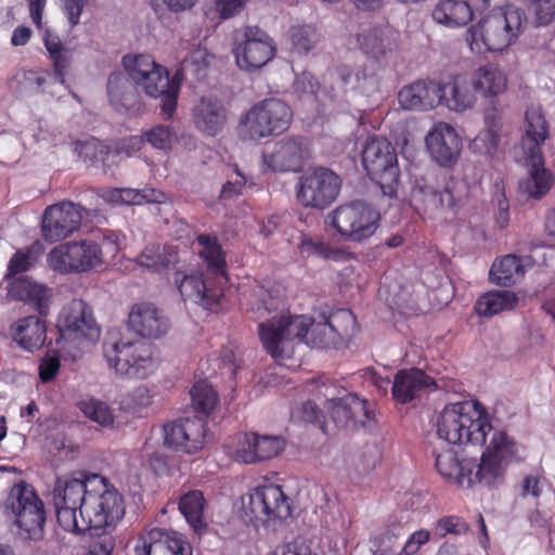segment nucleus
Listing matches in <instances>:
<instances>
[{"mask_svg": "<svg viewBox=\"0 0 555 555\" xmlns=\"http://www.w3.org/2000/svg\"><path fill=\"white\" fill-rule=\"evenodd\" d=\"M437 435L450 444L487 443V436L493 429L485 409L479 402L462 401L450 403L438 415Z\"/></svg>", "mask_w": 555, "mask_h": 555, "instance_id": "obj_1", "label": "nucleus"}, {"mask_svg": "<svg viewBox=\"0 0 555 555\" xmlns=\"http://www.w3.org/2000/svg\"><path fill=\"white\" fill-rule=\"evenodd\" d=\"M525 134L521 146L530 163V175L520 181L519 190L530 198H542L552 186L548 171L543 167L541 145L548 138V126L540 107H528L525 113Z\"/></svg>", "mask_w": 555, "mask_h": 555, "instance_id": "obj_2", "label": "nucleus"}, {"mask_svg": "<svg viewBox=\"0 0 555 555\" xmlns=\"http://www.w3.org/2000/svg\"><path fill=\"white\" fill-rule=\"evenodd\" d=\"M126 512L122 495L103 476L90 474L89 491L81 509L83 526L115 528Z\"/></svg>", "mask_w": 555, "mask_h": 555, "instance_id": "obj_3", "label": "nucleus"}, {"mask_svg": "<svg viewBox=\"0 0 555 555\" xmlns=\"http://www.w3.org/2000/svg\"><path fill=\"white\" fill-rule=\"evenodd\" d=\"M292 108L282 100L268 98L253 105L241 118L238 134L243 140L279 135L292 122Z\"/></svg>", "mask_w": 555, "mask_h": 555, "instance_id": "obj_4", "label": "nucleus"}, {"mask_svg": "<svg viewBox=\"0 0 555 555\" xmlns=\"http://www.w3.org/2000/svg\"><path fill=\"white\" fill-rule=\"evenodd\" d=\"M362 165L384 195L397 196L400 170L395 146L385 138L371 137L362 150Z\"/></svg>", "mask_w": 555, "mask_h": 555, "instance_id": "obj_5", "label": "nucleus"}, {"mask_svg": "<svg viewBox=\"0 0 555 555\" xmlns=\"http://www.w3.org/2000/svg\"><path fill=\"white\" fill-rule=\"evenodd\" d=\"M310 319L305 315L273 317L258 325L263 348L275 360L289 359L294 352L293 341H306Z\"/></svg>", "mask_w": 555, "mask_h": 555, "instance_id": "obj_6", "label": "nucleus"}, {"mask_svg": "<svg viewBox=\"0 0 555 555\" xmlns=\"http://www.w3.org/2000/svg\"><path fill=\"white\" fill-rule=\"evenodd\" d=\"M56 326L63 348L79 351L91 347L101 333L91 307L82 299H74L62 309Z\"/></svg>", "mask_w": 555, "mask_h": 555, "instance_id": "obj_7", "label": "nucleus"}, {"mask_svg": "<svg viewBox=\"0 0 555 555\" xmlns=\"http://www.w3.org/2000/svg\"><path fill=\"white\" fill-rule=\"evenodd\" d=\"M524 12L513 5L493 10L482 18L473 35L479 36L489 51H502L519 36Z\"/></svg>", "mask_w": 555, "mask_h": 555, "instance_id": "obj_8", "label": "nucleus"}, {"mask_svg": "<svg viewBox=\"0 0 555 555\" xmlns=\"http://www.w3.org/2000/svg\"><path fill=\"white\" fill-rule=\"evenodd\" d=\"M328 217L337 232L349 242L361 243L374 235L380 215L363 201L340 205Z\"/></svg>", "mask_w": 555, "mask_h": 555, "instance_id": "obj_9", "label": "nucleus"}, {"mask_svg": "<svg viewBox=\"0 0 555 555\" xmlns=\"http://www.w3.org/2000/svg\"><path fill=\"white\" fill-rule=\"evenodd\" d=\"M412 196L426 212L448 210L457 214L465 204L466 185L463 181L449 178L444 179L440 189L434 184V175L428 172L415 180Z\"/></svg>", "mask_w": 555, "mask_h": 555, "instance_id": "obj_10", "label": "nucleus"}, {"mask_svg": "<svg viewBox=\"0 0 555 555\" xmlns=\"http://www.w3.org/2000/svg\"><path fill=\"white\" fill-rule=\"evenodd\" d=\"M516 452V444L504 431L494 430L490 437L479 464L475 463L473 480L487 488H499L505 479L508 459Z\"/></svg>", "mask_w": 555, "mask_h": 555, "instance_id": "obj_11", "label": "nucleus"}, {"mask_svg": "<svg viewBox=\"0 0 555 555\" xmlns=\"http://www.w3.org/2000/svg\"><path fill=\"white\" fill-rule=\"evenodd\" d=\"M5 504L15 517V525L27 533V538L37 540L42 537L44 506L30 485L24 481L14 485Z\"/></svg>", "mask_w": 555, "mask_h": 555, "instance_id": "obj_12", "label": "nucleus"}, {"mask_svg": "<svg viewBox=\"0 0 555 555\" xmlns=\"http://www.w3.org/2000/svg\"><path fill=\"white\" fill-rule=\"evenodd\" d=\"M291 515L289 503L280 486L266 485L242 496L241 517L246 524L286 519Z\"/></svg>", "mask_w": 555, "mask_h": 555, "instance_id": "obj_13", "label": "nucleus"}, {"mask_svg": "<svg viewBox=\"0 0 555 555\" xmlns=\"http://www.w3.org/2000/svg\"><path fill=\"white\" fill-rule=\"evenodd\" d=\"M341 184V178L336 172L318 167L299 177L296 196L305 207L324 209L337 198Z\"/></svg>", "mask_w": 555, "mask_h": 555, "instance_id": "obj_14", "label": "nucleus"}, {"mask_svg": "<svg viewBox=\"0 0 555 555\" xmlns=\"http://www.w3.org/2000/svg\"><path fill=\"white\" fill-rule=\"evenodd\" d=\"M48 260L60 273L87 272L103 263V250L93 241L69 242L54 247Z\"/></svg>", "mask_w": 555, "mask_h": 555, "instance_id": "obj_15", "label": "nucleus"}, {"mask_svg": "<svg viewBox=\"0 0 555 555\" xmlns=\"http://www.w3.org/2000/svg\"><path fill=\"white\" fill-rule=\"evenodd\" d=\"M233 52L240 68L255 70L264 66L273 57L275 46L262 29L248 26L242 31H236Z\"/></svg>", "mask_w": 555, "mask_h": 555, "instance_id": "obj_16", "label": "nucleus"}, {"mask_svg": "<svg viewBox=\"0 0 555 555\" xmlns=\"http://www.w3.org/2000/svg\"><path fill=\"white\" fill-rule=\"evenodd\" d=\"M104 354L109 366L121 376L143 379L153 371V359L145 344L117 341Z\"/></svg>", "mask_w": 555, "mask_h": 555, "instance_id": "obj_17", "label": "nucleus"}, {"mask_svg": "<svg viewBox=\"0 0 555 555\" xmlns=\"http://www.w3.org/2000/svg\"><path fill=\"white\" fill-rule=\"evenodd\" d=\"M82 221L81 207L72 202H61L46 208L41 234L46 242L54 243L79 230Z\"/></svg>", "mask_w": 555, "mask_h": 555, "instance_id": "obj_18", "label": "nucleus"}, {"mask_svg": "<svg viewBox=\"0 0 555 555\" xmlns=\"http://www.w3.org/2000/svg\"><path fill=\"white\" fill-rule=\"evenodd\" d=\"M206 423L202 417H183L164 426V444L176 452L196 453L204 447Z\"/></svg>", "mask_w": 555, "mask_h": 555, "instance_id": "obj_19", "label": "nucleus"}, {"mask_svg": "<svg viewBox=\"0 0 555 555\" xmlns=\"http://www.w3.org/2000/svg\"><path fill=\"white\" fill-rule=\"evenodd\" d=\"M146 96L158 101L160 114L165 120L171 119L178 103L180 80L170 77L166 67L158 65L137 85Z\"/></svg>", "mask_w": 555, "mask_h": 555, "instance_id": "obj_20", "label": "nucleus"}, {"mask_svg": "<svg viewBox=\"0 0 555 555\" xmlns=\"http://www.w3.org/2000/svg\"><path fill=\"white\" fill-rule=\"evenodd\" d=\"M341 322L354 323L349 310H337L328 317L322 314L321 320H310L306 344L315 348L336 347L347 335V328L340 326Z\"/></svg>", "mask_w": 555, "mask_h": 555, "instance_id": "obj_21", "label": "nucleus"}, {"mask_svg": "<svg viewBox=\"0 0 555 555\" xmlns=\"http://www.w3.org/2000/svg\"><path fill=\"white\" fill-rule=\"evenodd\" d=\"M308 149L301 137H285L271 151L262 155L263 164L273 171H298L304 165Z\"/></svg>", "mask_w": 555, "mask_h": 555, "instance_id": "obj_22", "label": "nucleus"}, {"mask_svg": "<svg viewBox=\"0 0 555 555\" xmlns=\"http://www.w3.org/2000/svg\"><path fill=\"white\" fill-rule=\"evenodd\" d=\"M325 408L337 427L356 429L359 425L372 418L366 400L360 399L357 393H347L344 397L326 399Z\"/></svg>", "mask_w": 555, "mask_h": 555, "instance_id": "obj_23", "label": "nucleus"}, {"mask_svg": "<svg viewBox=\"0 0 555 555\" xmlns=\"http://www.w3.org/2000/svg\"><path fill=\"white\" fill-rule=\"evenodd\" d=\"M135 85L121 72H113L106 82V93L111 106L128 115H138L144 112L145 105Z\"/></svg>", "mask_w": 555, "mask_h": 555, "instance_id": "obj_24", "label": "nucleus"}, {"mask_svg": "<svg viewBox=\"0 0 555 555\" xmlns=\"http://www.w3.org/2000/svg\"><path fill=\"white\" fill-rule=\"evenodd\" d=\"M426 146L431 158L442 167H452L462 149L461 138L447 124H438L426 135Z\"/></svg>", "mask_w": 555, "mask_h": 555, "instance_id": "obj_25", "label": "nucleus"}, {"mask_svg": "<svg viewBox=\"0 0 555 555\" xmlns=\"http://www.w3.org/2000/svg\"><path fill=\"white\" fill-rule=\"evenodd\" d=\"M284 440L279 436L244 434L237 444L236 459L245 464L270 460L284 450Z\"/></svg>", "mask_w": 555, "mask_h": 555, "instance_id": "obj_26", "label": "nucleus"}, {"mask_svg": "<svg viewBox=\"0 0 555 555\" xmlns=\"http://www.w3.org/2000/svg\"><path fill=\"white\" fill-rule=\"evenodd\" d=\"M129 327L139 336L156 339L170 328V322L162 310L152 304H135L128 318Z\"/></svg>", "mask_w": 555, "mask_h": 555, "instance_id": "obj_27", "label": "nucleus"}, {"mask_svg": "<svg viewBox=\"0 0 555 555\" xmlns=\"http://www.w3.org/2000/svg\"><path fill=\"white\" fill-rule=\"evenodd\" d=\"M195 128L206 137L218 135L227 126L228 109L216 96H202L192 108Z\"/></svg>", "mask_w": 555, "mask_h": 555, "instance_id": "obj_28", "label": "nucleus"}, {"mask_svg": "<svg viewBox=\"0 0 555 555\" xmlns=\"http://www.w3.org/2000/svg\"><path fill=\"white\" fill-rule=\"evenodd\" d=\"M489 7V0H440L433 11V18L448 27L468 24L475 12Z\"/></svg>", "mask_w": 555, "mask_h": 555, "instance_id": "obj_29", "label": "nucleus"}, {"mask_svg": "<svg viewBox=\"0 0 555 555\" xmlns=\"http://www.w3.org/2000/svg\"><path fill=\"white\" fill-rule=\"evenodd\" d=\"M359 50L372 61L383 64L397 48L390 30L387 27L373 26L362 29L354 35Z\"/></svg>", "mask_w": 555, "mask_h": 555, "instance_id": "obj_30", "label": "nucleus"}, {"mask_svg": "<svg viewBox=\"0 0 555 555\" xmlns=\"http://www.w3.org/2000/svg\"><path fill=\"white\" fill-rule=\"evenodd\" d=\"M183 300H191L204 308L217 311L222 306L223 289L214 286L209 279L199 275H185L178 284Z\"/></svg>", "mask_w": 555, "mask_h": 555, "instance_id": "obj_31", "label": "nucleus"}, {"mask_svg": "<svg viewBox=\"0 0 555 555\" xmlns=\"http://www.w3.org/2000/svg\"><path fill=\"white\" fill-rule=\"evenodd\" d=\"M433 388H436L435 380L425 374L424 371L412 367L409 370H400L396 374L391 392L398 403L404 404L421 397Z\"/></svg>", "mask_w": 555, "mask_h": 555, "instance_id": "obj_32", "label": "nucleus"}, {"mask_svg": "<svg viewBox=\"0 0 555 555\" xmlns=\"http://www.w3.org/2000/svg\"><path fill=\"white\" fill-rule=\"evenodd\" d=\"M380 67V64L365 63L353 72L350 66L343 64L337 66L335 73L344 86H349L352 90L370 96L379 91Z\"/></svg>", "mask_w": 555, "mask_h": 555, "instance_id": "obj_33", "label": "nucleus"}, {"mask_svg": "<svg viewBox=\"0 0 555 555\" xmlns=\"http://www.w3.org/2000/svg\"><path fill=\"white\" fill-rule=\"evenodd\" d=\"M440 83L418 80L403 87L398 93L402 108L409 111L431 109L441 104Z\"/></svg>", "mask_w": 555, "mask_h": 555, "instance_id": "obj_34", "label": "nucleus"}, {"mask_svg": "<svg viewBox=\"0 0 555 555\" xmlns=\"http://www.w3.org/2000/svg\"><path fill=\"white\" fill-rule=\"evenodd\" d=\"M441 103L454 112H465L476 103V91L466 74L455 75L440 85Z\"/></svg>", "mask_w": 555, "mask_h": 555, "instance_id": "obj_35", "label": "nucleus"}, {"mask_svg": "<svg viewBox=\"0 0 555 555\" xmlns=\"http://www.w3.org/2000/svg\"><path fill=\"white\" fill-rule=\"evenodd\" d=\"M42 315L21 318L10 327L12 339L25 351L39 350L47 339V326Z\"/></svg>", "mask_w": 555, "mask_h": 555, "instance_id": "obj_36", "label": "nucleus"}, {"mask_svg": "<svg viewBox=\"0 0 555 555\" xmlns=\"http://www.w3.org/2000/svg\"><path fill=\"white\" fill-rule=\"evenodd\" d=\"M90 474L79 472L73 476L57 478L53 489V503L79 506V516L87 500Z\"/></svg>", "mask_w": 555, "mask_h": 555, "instance_id": "obj_37", "label": "nucleus"}, {"mask_svg": "<svg viewBox=\"0 0 555 555\" xmlns=\"http://www.w3.org/2000/svg\"><path fill=\"white\" fill-rule=\"evenodd\" d=\"M475 461H460L453 450H447L436 456V468L446 479L453 480L462 487L470 488L474 486L473 470Z\"/></svg>", "mask_w": 555, "mask_h": 555, "instance_id": "obj_38", "label": "nucleus"}, {"mask_svg": "<svg viewBox=\"0 0 555 555\" xmlns=\"http://www.w3.org/2000/svg\"><path fill=\"white\" fill-rule=\"evenodd\" d=\"M533 264L534 260L531 256L518 257L509 254L493 262L490 279L500 286H509L521 279L526 270Z\"/></svg>", "mask_w": 555, "mask_h": 555, "instance_id": "obj_39", "label": "nucleus"}, {"mask_svg": "<svg viewBox=\"0 0 555 555\" xmlns=\"http://www.w3.org/2000/svg\"><path fill=\"white\" fill-rule=\"evenodd\" d=\"M470 82L476 94L493 100L503 93L507 87V79L504 73L494 65H486L478 68L472 75Z\"/></svg>", "mask_w": 555, "mask_h": 555, "instance_id": "obj_40", "label": "nucleus"}, {"mask_svg": "<svg viewBox=\"0 0 555 555\" xmlns=\"http://www.w3.org/2000/svg\"><path fill=\"white\" fill-rule=\"evenodd\" d=\"M48 288L28 278H18L10 284L9 294L17 300L35 306L40 315L48 313Z\"/></svg>", "mask_w": 555, "mask_h": 555, "instance_id": "obj_41", "label": "nucleus"}, {"mask_svg": "<svg viewBox=\"0 0 555 555\" xmlns=\"http://www.w3.org/2000/svg\"><path fill=\"white\" fill-rule=\"evenodd\" d=\"M517 302L518 297L511 291H492L477 299L475 311L480 317L491 318L503 311L512 310Z\"/></svg>", "mask_w": 555, "mask_h": 555, "instance_id": "obj_42", "label": "nucleus"}, {"mask_svg": "<svg viewBox=\"0 0 555 555\" xmlns=\"http://www.w3.org/2000/svg\"><path fill=\"white\" fill-rule=\"evenodd\" d=\"M43 41L52 61L53 80L63 85L72 64L70 51L62 43L57 36L52 35L49 30L46 31Z\"/></svg>", "mask_w": 555, "mask_h": 555, "instance_id": "obj_43", "label": "nucleus"}, {"mask_svg": "<svg viewBox=\"0 0 555 555\" xmlns=\"http://www.w3.org/2000/svg\"><path fill=\"white\" fill-rule=\"evenodd\" d=\"M204 506L205 498L198 490L183 494L179 501L180 512L196 533H202L206 529V522L203 517Z\"/></svg>", "mask_w": 555, "mask_h": 555, "instance_id": "obj_44", "label": "nucleus"}, {"mask_svg": "<svg viewBox=\"0 0 555 555\" xmlns=\"http://www.w3.org/2000/svg\"><path fill=\"white\" fill-rule=\"evenodd\" d=\"M137 261L141 267L159 272L177 262V253L171 246L151 245L138 256Z\"/></svg>", "mask_w": 555, "mask_h": 555, "instance_id": "obj_45", "label": "nucleus"}, {"mask_svg": "<svg viewBox=\"0 0 555 555\" xmlns=\"http://www.w3.org/2000/svg\"><path fill=\"white\" fill-rule=\"evenodd\" d=\"M197 242L203 247L199 254L206 260L212 273L218 275L220 280H227L224 256L217 238L209 234H201Z\"/></svg>", "mask_w": 555, "mask_h": 555, "instance_id": "obj_46", "label": "nucleus"}, {"mask_svg": "<svg viewBox=\"0 0 555 555\" xmlns=\"http://www.w3.org/2000/svg\"><path fill=\"white\" fill-rule=\"evenodd\" d=\"M121 64L128 78L135 86L159 65L149 54H126Z\"/></svg>", "mask_w": 555, "mask_h": 555, "instance_id": "obj_47", "label": "nucleus"}, {"mask_svg": "<svg viewBox=\"0 0 555 555\" xmlns=\"http://www.w3.org/2000/svg\"><path fill=\"white\" fill-rule=\"evenodd\" d=\"M153 552V555H192V547L183 534L162 530V537L154 543Z\"/></svg>", "mask_w": 555, "mask_h": 555, "instance_id": "obj_48", "label": "nucleus"}, {"mask_svg": "<svg viewBox=\"0 0 555 555\" xmlns=\"http://www.w3.org/2000/svg\"><path fill=\"white\" fill-rule=\"evenodd\" d=\"M300 253L310 257L315 256L326 260L339 261L345 258V253L333 248L319 237L304 235L299 245Z\"/></svg>", "mask_w": 555, "mask_h": 555, "instance_id": "obj_49", "label": "nucleus"}, {"mask_svg": "<svg viewBox=\"0 0 555 555\" xmlns=\"http://www.w3.org/2000/svg\"><path fill=\"white\" fill-rule=\"evenodd\" d=\"M190 395L194 410L204 415H208L217 404L218 395L206 380L195 383Z\"/></svg>", "mask_w": 555, "mask_h": 555, "instance_id": "obj_50", "label": "nucleus"}, {"mask_svg": "<svg viewBox=\"0 0 555 555\" xmlns=\"http://www.w3.org/2000/svg\"><path fill=\"white\" fill-rule=\"evenodd\" d=\"M143 139L153 149L167 152L178 142V134L172 127L158 124L143 130Z\"/></svg>", "mask_w": 555, "mask_h": 555, "instance_id": "obj_51", "label": "nucleus"}, {"mask_svg": "<svg viewBox=\"0 0 555 555\" xmlns=\"http://www.w3.org/2000/svg\"><path fill=\"white\" fill-rule=\"evenodd\" d=\"M115 528H101L95 530L93 527H87L90 535L89 555H112L116 541L112 531Z\"/></svg>", "mask_w": 555, "mask_h": 555, "instance_id": "obj_52", "label": "nucleus"}, {"mask_svg": "<svg viewBox=\"0 0 555 555\" xmlns=\"http://www.w3.org/2000/svg\"><path fill=\"white\" fill-rule=\"evenodd\" d=\"M291 40L298 53H308L319 42V35L310 25L295 26L291 28Z\"/></svg>", "mask_w": 555, "mask_h": 555, "instance_id": "obj_53", "label": "nucleus"}, {"mask_svg": "<svg viewBox=\"0 0 555 555\" xmlns=\"http://www.w3.org/2000/svg\"><path fill=\"white\" fill-rule=\"evenodd\" d=\"M59 525L68 532H83L87 526H83L82 518L77 516L79 506H70L65 504L53 503Z\"/></svg>", "mask_w": 555, "mask_h": 555, "instance_id": "obj_54", "label": "nucleus"}, {"mask_svg": "<svg viewBox=\"0 0 555 555\" xmlns=\"http://www.w3.org/2000/svg\"><path fill=\"white\" fill-rule=\"evenodd\" d=\"M502 132L485 128L470 143V147L481 154L493 156L499 147Z\"/></svg>", "mask_w": 555, "mask_h": 555, "instance_id": "obj_55", "label": "nucleus"}, {"mask_svg": "<svg viewBox=\"0 0 555 555\" xmlns=\"http://www.w3.org/2000/svg\"><path fill=\"white\" fill-rule=\"evenodd\" d=\"M121 204L141 205L143 203H163L166 195L156 190L120 189Z\"/></svg>", "mask_w": 555, "mask_h": 555, "instance_id": "obj_56", "label": "nucleus"}, {"mask_svg": "<svg viewBox=\"0 0 555 555\" xmlns=\"http://www.w3.org/2000/svg\"><path fill=\"white\" fill-rule=\"evenodd\" d=\"M81 411L88 418L103 427L111 426L114 423L113 413L108 405L104 402L94 400L83 402Z\"/></svg>", "mask_w": 555, "mask_h": 555, "instance_id": "obj_57", "label": "nucleus"}, {"mask_svg": "<svg viewBox=\"0 0 555 555\" xmlns=\"http://www.w3.org/2000/svg\"><path fill=\"white\" fill-rule=\"evenodd\" d=\"M537 26H547L555 18V0H527Z\"/></svg>", "mask_w": 555, "mask_h": 555, "instance_id": "obj_58", "label": "nucleus"}, {"mask_svg": "<svg viewBox=\"0 0 555 555\" xmlns=\"http://www.w3.org/2000/svg\"><path fill=\"white\" fill-rule=\"evenodd\" d=\"M50 80H53V75L46 69H28L22 73V82L31 93L44 92Z\"/></svg>", "mask_w": 555, "mask_h": 555, "instance_id": "obj_59", "label": "nucleus"}, {"mask_svg": "<svg viewBox=\"0 0 555 555\" xmlns=\"http://www.w3.org/2000/svg\"><path fill=\"white\" fill-rule=\"evenodd\" d=\"M292 416L306 423L317 424L319 428L325 433L326 424L323 412L310 400L304 402L300 406L294 410L292 412Z\"/></svg>", "mask_w": 555, "mask_h": 555, "instance_id": "obj_60", "label": "nucleus"}, {"mask_svg": "<svg viewBox=\"0 0 555 555\" xmlns=\"http://www.w3.org/2000/svg\"><path fill=\"white\" fill-rule=\"evenodd\" d=\"M162 537V529L154 528L146 534L140 535L128 555H153L154 543Z\"/></svg>", "mask_w": 555, "mask_h": 555, "instance_id": "obj_61", "label": "nucleus"}, {"mask_svg": "<svg viewBox=\"0 0 555 555\" xmlns=\"http://www.w3.org/2000/svg\"><path fill=\"white\" fill-rule=\"evenodd\" d=\"M467 531V524L454 516L441 518L436 527V533L440 537H444L448 533L460 535Z\"/></svg>", "mask_w": 555, "mask_h": 555, "instance_id": "obj_62", "label": "nucleus"}, {"mask_svg": "<svg viewBox=\"0 0 555 555\" xmlns=\"http://www.w3.org/2000/svg\"><path fill=\"white\" fill-rule=\"evenodd\" d=\"M483 120L486 126L485 128L502 132L503 108L499 104V101H490V106L485 109Z\"/></svg>", "mask_w": 555, "mask_h": 555, "instance_id": "obj_63", "label": "nucleus"}, {"mask_svg": "<svg viewBox=\"0 0 555 555\" xmlns=\"http://www.w3.org/2000/svg\"><path fill=\"white\" fill-rule=\"evenodd\" d=\"M60 359L57 356L46 354L39 363V377L43 383H49L59 373Z\"/></svg>", "mask_w": 555, "mask_h": 555, "instance_id": "obj_64", "label": "nucleus"}]
</instances>
